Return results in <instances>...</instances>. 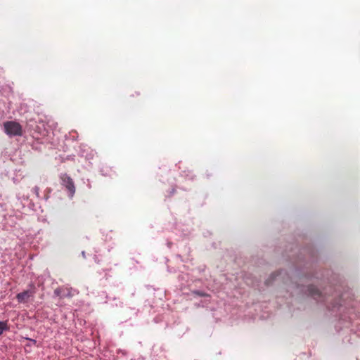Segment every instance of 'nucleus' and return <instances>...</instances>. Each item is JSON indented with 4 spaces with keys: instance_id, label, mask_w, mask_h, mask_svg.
Segmentation results:
<instances>
[{
    "instance_id": "nucleus-8",
    "label": "nucleus",
    "mask_w": 360,
    "mask_h": 360,
    "mask_svg": "<svg viewBox=\"0 0 360 360\" xmlns=\"http://www.w3.org/2000/svg\"><path fill=\"white\" fill-rule=\"evenodd\" d=\"M33 191L34 193H36L38 195V194L39 193V188L38 186H35L34 188H33Z\"/></svg>"
},
{
    "instance_id": "nucleus-6",
    "label": "nucleus",
    "mask_w": 360,
    "mask_h": 360,
    "mask_svg": "<svg viewBox=\"0 0 360 360\" xmlns=\"http://www.w3.org/2000/svg\"><path fill=\"white\" fill-rule=\"evenodd\" d=\"M195 294L200 296V297H206L207 296V294L205 293V292H200V291H195L194 292Z\"/></svg>"
},
{
    "instance_id": "nucleus-1",
    "label": "nucleus",
    "mask_w": 360,
    "mask_h": 360,
    "mask_svg": "<svg viewBox=\"0 0 360 360\" xmlns=\"http://www.w3.org/2000/svg\"><path fill=\"white\" fill-rule=\"evenodd\" d=\"M5 133L9 136H20L22 135V126L15 121H7L4 123Z\"/></svg>"
},
{
    "instance_id": "nucleus-2",
    "label": "nucleus",
    "mask_w": 360,
    "mask_h": 360,
    "mask_svg": "<svg viewBox=\"0 0 360 360\" xmlns=\"http://www.w3.org/2000/svg\"><path fill=\"white\" fill-rule=\"evenodd\" d=\"M60 179L62 181V184L69 191L70 195L72 196L75 193V186L72 178L69 176L67 174H63L60 176Z\"/></svg>"
},
{
    "instance_id": "nucleus-3",
    "label": "nucleus",
    "mask_w": 360,
    "mask_h": 360,
    "mask_svg": "<svg viewBox=\"0 0 360 360\" xmlns=\"http://www.w3.org/2000/svg\"><path fill=\"white\" fill-rule=\"evenodd\" d=\"M34 294V291L25 290L20 293H18L16 295V298H17L18 302H27V300H29V298L31 296H33Z\"/></svg>"
},
{
    "instance_id": "nucleus-5",
    "label": "nucleus",
    "mask_w": 360,
    "mask_h": 360,
    "mask_svg": "<svg viewBox=\"0 0 360 360\" xmlns=\"http://www.w3.org/2000/svg\"><path fill=\"white\" fill-rule=\"evenodd\" d=\"M8 330L6 322L0 321V335L3 334L5 330Z\"/></svg>"
},
{
    "instance_id": "nucleus-4",
    "label": "nucleus",
    "mask_w": 360,
    "mask_h": 360,
    "mask_svg": "<svg viewBox=\"0 0 360 360\" xmlns=\"http://www.w3.org/2000/svg\"><path fill=\"white\" fill-rule=\"evenodd\" d=\"M308 291L309 292V294L311 295V296H320L321 295V292L319 290V289L314 286V285H309L308 287Z\"/></svg>"
},
{
    "instance_id": "nucleus-7",
    "label": "nucleus",
    "mask_w": 360,
    "mask_h": 360,
    "mask_svg": "<svg viewBox=\"0 0 360 360\" xmlns=\"http://www.w3.org/2000/svg\"><path fill=\"white\" fill-rule=\"evenodd\" d=\"M60 288H56L55 290H54V294L56 295V296H60Z\"/></svg>"
}]
</instances>
